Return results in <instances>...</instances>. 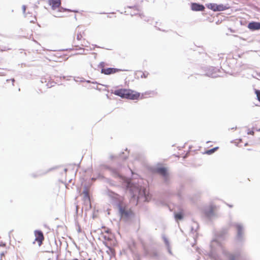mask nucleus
<instances>
[{"instance_id":"obj_1","label":"nucleus","mask_w":260,"mask_h":260,"mask_svg":"<svg viewBox=\"0 0 260 260\" xmlns=\"http://www.w3.org/2000/svg\"><path fill=\"white\" fill-rule=\"evenodd\" d=\"M143 98V94L133 90L132 89H127V93L125 99L132 100H138L139 99H142Z\"/></svg>"},{"instance_id":"obj_2","label":"nucleus","mask_w":260,"mask_h":260,"mask_svg":"<svg viewBox=\"0 0 260 260\" xmlns=\"http://www.w3.org/2000/svg\"><path fill=\"white\" fill-rule=\"evenodd\" d=\"M100 67L102 68L101 73L105 75H111L114 74L116 73L122 71L123 70L120 69L114 68H104L105 62H102L100 63Z\"/></svg>"},{"instance_id":"obj_3","label":"nucleus","mask_w":260,"mask_h":260,"mask_svg":"<svg viewBox=\"0 0 260 260\" xmlns=\"http://www.w3.org/2000/svg\"><path fill=\"white\" fill-rule=\"evenodd\" d=\"M119 212L122 217H128L133 214L131 209L127 208L126 206L120 204L119 205Z\"/></svg>"},{"instance_id":"obj_4","label":"nucleus","mask_w":260,"mask_h":260,"mask_svg":"<svg viewBox=\"0 0 260 260\" xmlns=\"http://www.w3.org/2000/svg\"><path fill=\"white\" fill-rule=\"evenodd\" d=\"M125 12L127 14H129L131 16L139 15L140 17L144 16L143 13H142L141 10L137 6L129 7L126 9Z\"/></svg>"},{"instance_id":"obj_5","label":"nucleus","mask_w":260,"mask_h":260,"mask_svg":"<svg viewBox=\"0 0 260 260\" xmlns=\"http://www.w3.org/2000/svg\"><path fill=\"white\" fill-rule=\"evenodd\" d=\"M34 235L35 236V241L37 242L39 246H41L44 240V237L43 232L39 230H36L34 232Z\"/></svg>"},{"instance_id":"obj_6","label":"nucleus","mask_w":260,"mask_h":260,"mask_svg":"<svg viewBox=\"0 0 260 260\" xmlns=\"http://www.w3.org/2000/svg\"><path fill=\"white\" fill-rule=\"evenodd\" d=\"M207 7L214 11H220L225 9V7L223 5H218L216 4H209Z\"/></svg>"},{"instance_id":"obj_7","label":"nucleus","mask_w":260,"mask_h":260,"mask_svg":"<svg viewBox=\"0 0 260 260\" xmlns=\"http://www.w3.org/2000/svg\"><path fill=\"white\" fill-rule=\"evenodd\" d=\"M127 89L124 88H120L115 89L113 93L117 96H119L123 99H125L126 93H127Z\"/></svg>"},{"instance_id":"obj_8","label":"nucleus","mask_w":260,"mask_h":260,"mask_svg":"<svg viewBox=\"0 0 260 260\" xmlns=\"http://www.w3.org/2000/svg\"><path fill=\"white\" fill-rule=\"evenodd\" d=\"M248 28L251 30L260 29V22H251L248 25Z\"/></svg>"},{"instance_id":"obj_9","label":"nucleus","mask_w":260,"mask_h":260,"mask_svg":"<svg viewBox=\"0 0 260 260\" xmlns=\"http://www.w3.org/2000/svg\"><path fill=\"white\" fill-rule=\"evenodd\" d=\"M48 2L53 9L59 8L61 5V0H49Z\"/></svg>"},{"instance_id":"obj_10","label":"nucleus","mask_w":260,"mask_h":260,"mask_svg":"<svg viewBox=\"0 0 260 260\" xmlns=\"http://www.w3.org/2000/svg\"><path fill=\"white\" fill-rule=\"evenodd\" d=\"M191 9L196 11H203L205 9L203 5L197 3H193L191 5Z\"/></svg>"},{"instance_id":"obj_11","label":"nucleus","mask_w":260,"mask_h":260,"mask_svg":"<svg viewBox=\"0 0 260 260\" xmlns=\"http://www.w3.org/2000/svg\"><path fill=\"white\" fill-rule=\"evenodd\" d=\"M156 172L164 177H166L168 176V172L166 168L162 167H158L156 169Z\"/></svg>"},{"instance_id":"obj_12","label":"nucleus","mask_w":260,"mask_h":260,"mask_svg":"<svg viewBox=\"0 0 260 260\" xmlns=\"http://www.w3.org/2000/svg\"><path fill=\"white\" fill-rule=\"evenodd\" d=\"M219 149L218 147H214L212 149H211L210 150H208L205 152V153L208 155L211 154L213 153L215 151Z\"/></svg>"},{"instance_id":"obj_13","label":"nucleus","mask_w":260,"mask_h":260,"mask_svg":"<svg viewBox=\"0 0 260 260\" xmlns=\"http://www.w3.org/2000/svg\"><path fill=\"white\" fill-rule=\"evenodd\" d=\"M183 214L181 212L176 213L175 215V218L176 220H181L183 218Z\"/></svg>"},{"instance_id":"obj_14","label":"nucleus","mask_w":260,"mask_h":260,"mask_svg":"<svg viewBox=\"0 0 260 260\" xmlns=\"http://www.w3.org/2000/svg\"><path fill=\"white\" fill-rule=\"evenodd\" d=\"M255 92L256 94L257 100L260 102V91L258 90H255Z\"/></svg>"},{"instance_id":"obj_15","label":"nucleus","mask_w":260,"mask_h":260,"mask_svg":"<svg viewBox=\"0 0 260 260\" xmlns=\"http://www.w3.org/2000/svg\"><path fill=\"white\" fill-rule=\"evenodd\" d=\"M82 38V34L81 33L78 34L77 35V39L78 40H81Z\"/></svg>"},{"instance_id":"obj_16","label":"nucleus","mask_w":260,"mask_h":260,"mask_svg":"<svg viewBox=\"0 0 260 260\" xmlns=\"http://www.w3.org/2000/svg\"><path fill=\"white\" fill-rule=\"evenodd\" d=\"M215 207L211 206L210 207V210L211 213H213L215 210Z\"/></svg>"},{"instance_id":"obj_17","label":"nucleus","mask_w":260,"mask_h":260,"mask_svg":"<svg viewBox=\"0 0 260 260\" xmlns=\"http://www.w3.org/2000/svg\"><path fill=\"white\" fill-rule=\"evenodd\" d=\"M254 132L253 131H250V130H249L247 132V134L248 135H254Z\"/></svg>"},{"instance_id":"obj_18","label":"nucleus","mask_w":260,"mask_h":260,"mask_svg":"<svg viewBox=\"0 0 260 260\" xmlns=\"http://www.w3.org/2000/svg\"><path fill=\"white\" fill-rule=\"evenodd\" d=\"M143 75L144 76V78H146L148 76V73H146V74L145 73H143Z\"/></svg>"},{"instance_id":"obj_19","label":"nucleus","mask_w":260,"mask_h":260,"mask_svg":"<svg viewBox=\"0 0 260 260\" xmlns=\"http://www.w3.org/2000/svg\"><path fill=\"white\" fill-rule=\"evenodd\" d=\"M22 7H23V12H25V10H26V7H25V6H23Z\"/></svg>"},{"instance_id":"obj_20","label":"nucleus","mask_w":260,"mask_h":260,"mask_svg":"<svg viewBox=\"0 0 260 260\" xmlns=\"http://www.w3.org/2000/svg\"><path fill=\"white\" fill-rule=\"evenodd\" d=\"M1 256H4V253H3H3H1Z\"/></svg>"},{"instance_id":"obj_21","label":"nucleus","mask_w":260,"mask_h":260,"mask_svg":"<svg viewBox=\"0 0 260 260\" xmlns=\"http://www.w3.org/2000/svg\"><path fill=\"white\" fill-rule=\"evenodd\" d=\"M210 213H212L210 211H208V214H210Z\"/></svg>"},{"instance_id":"obj_22","label":"nucleus","mask_w":260,"mask_h":260,"mask_svg":"<svg viewBox=\"0 0 260 260\" xmlns=\"http://www.w3.org/2000/svg\"><path fill=\"white\" fill-rule=\"evenodd\" d=\"M210 213H212L210 211H208V214H210Z\"/></svg>"}]
</instances>
